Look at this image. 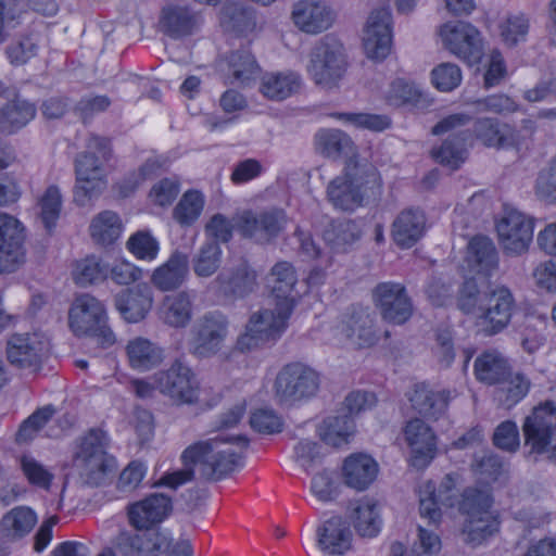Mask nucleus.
Masks as SVG:
<instances>
[{
  "label": "nucleus",
  "instance_id": "1",
  "mask_svg": "<svg viewBox=\"0 0 556 556\" xmlns=\"http://www.w3.org/2000/svg\"><path fill=\"white\" fill-rule=\"evenodd\" d=\"M249 445L244 437L222 438L219 435L189 445L180 456L182 469L165 473L156 485L176 490L193 480L198 466L201 478L217 481L241 465L243 452Z\"/></svg>",
  "mask_w": 556,
  "mask_h": 556
},
{
  "label": "nucleus",
  "instance_id": "2",
  "mask_svg": "<svg viewBox=\"0 0 556 556\" xmlns=\"http://www.w3.org/2000/svg\"><path fill=\"white\" fill-rule=\"evenodd\" d=\"M379 187L380 179L372 166L350 161L344 173L328 184L327 197L337 210L352 212L363 205L368 191L374 193Z\"/></svg>",
  "mask_w": 556,
  "mask_h": 556
},
{
  "label": "nucleus",
  "instance_id": "3",
  "mask_svg": "<svg viewBox=\"0 0 556 556\" xmlns=\"http://www.w3.org/2000/svg\"><path fill=\"white\" fill-rule=\"evenodd\" d=\"M68 323L76 336H89L102 348L115 343V334L108 325L105 307L91 294L76 296L68 313Z\"/></svg>",
  "mask_w": 556,
  "mask_h": 556
},
{
  "label": "nucleus",
  "instance_id": "4",
  "mask_svg": "<svg viewBox=\"0 0 556 556\" xmlns=\"http://www.w3.org/2000/svg\"><path fill=\"white\" fill-rule=\"evenodd\" d=\"M73 464L86 484H102L106 473L115 466L114 458L106 453L104 432L92 429L83 437L74 452Z\"/></svg>",
  "mask_w": 556,
  "mask_h": 556
},
{
  "label": "nucleus",
  "instance_id": "5",
  "mask_svg": "<svg viewBox=\"0 0 556 556\" xmlns=\"http://www.w3.org/2000/svg\"><path fill=\"white\" fill-rule=\"evenodd\" d=\"M292 311L288 301H277L274 309L265 308L253 313L247 325L245 333L237 340V349L241 352L250 351L261 344L279 339L287 328V321Z\"/></svg>",
  "mask_w": 556,
  "mask_h": 556
},
{
  "label": "nucleus",
  "instance_id": "6",
  "mask_svg": "<svg viewBox=\"0 0 556 556\" xmlns=\"http://www.w3.org/2000/svg\"><path fill=\"white\" fill-rule=\"evenodd\" d=\"M228 333V317L219 311L206 312L190 328L188 351L199 359L212 358L223 350Z\"/></svg>",
  "mask_w": 556,
  "mask_h": 556
},
{
  "label": "nucleus",
  "instance_id": "7",
  "mask_svg": "<svg viewBox=\"0 0 556 556\" xmlns=\"http://www.w3.org/2000/svg\"><path fill=\"white\" fill-rule=\"evenodd\" d=\"M346 67L343 46L337 39L326 36L313 47L308 73L316 85L325 89L337 87Z\"/></svg>",
  "mask_w": 556,
  "mask_h": 556
},
{
  "label": "nucleus",
  "instance_id": "8",
  "mask_svg": "<svg viewBox=\"0 0 556 556\" xmlns=\"http://www.w3.org/2000/svg\"><path fill=\"white\" fill-rule=\"evenodd\" d=\"M471 121L470 115L456 113L442 118L432 128L433 135H442L454 131L439 147L431 150V156L435 162L452 169H457L467 156V142L471 140L472 134L469 129L459 130Z\"/></svg>",
  "mask_w": 556,
  "mask_h": 556
},
{
  "label": "nucleus",
  "instance_id": "9",
  "mask_svg": "<svg viewBox=\"0 0 556 556\" xmlns=\"http://www.w3.org/2000/svg\"><path fill=\"white\" fill-rule=\"evenodd\" d=\"M319 384L320 379L316 370L303 363H290L277 374L274 383L275 397L281 405H293L313 397Z\"/></svg>",
  "mask_w": 556,
  "mask_h": 556
},
{
  "label": "nucleus",
  "instance_id": "10",
  "mask_svg": "<svg viewBox=\"0 0 556 556\" xmlns=\"http://www.w3.org/2000/svg\"><path fill=\"white\" fill-rule=\"evenodd\" d=\"M526 445L531 454H547L556 464V405L545 402L534 407L522 425Z\"/></svg>",
  "mask_w": 556,
  "mask_h": 556
},
{
  "label": "nucleus",
  "instance_id": "11",
  "mask_svg": "<svg viewBox=\"0 0 556 556\" xmlns=\"http://www.w3.org/2000/svg\"><path fill=\"white\" fill-rule=\"evenodd\" d=\"M236 230L247 239L265 244L275 239L287 224L283 210L270 207L262 211L242 210L233 215Z\"/></svg>",
  "mask_w": 556,
  "mask_h": 556
},
{
  "label": "nucleus",
  "instance_id": "12",
  "mask_svg": "<svg viewBox=\"0 0 556 556\" xmlns=\"http://www.w3.org/2000/svg\"><path fill=\"white\" fill-rule=\"evenodd\" d=\"M515 299L506 287L484 292V300L477 311L476 325L484 336H495L509 325L515 309Z\"/></svg>",
  "mask_w": 556,
  "mask_h": 556
},
{
  "label": "nucleus",
  "instance_id": "13",
  "mask_svg": "<svg viewBox=\"0 0 556 556\" xmlns=\"http://www.w3.org/2000/svg\"><path fill=\"white\" fill-rule=\"evenodd\" d=\"M444 48L468 65L481 62L484 55L483 38L479 29L468 22H450L440 29Z\"/></svg>",
  "mask_w": 556,
  "mask_h": 556
},
{
  "label": "nucleus",
  "instance_id": "14",
  "mask_svg": "<svg viewBox=\"0 0 556 556\" xmlns=\"http://www.w3.org/2000/svg\"><path fill=\"white\" fill-rule=\"evenodd\" d=\"M333 336L339 343L355 349L374 345L377 336L369 309L356 305L349 307L333 327Z\"/></svg>",
  "mask_w": 556,
  "mask_h": 556
},
{
  "label": "nucleus",
  "instance_id": "15",
  "mask_svg": "<svg viewBox=\"0 0 556 556\" xmlns=\"http://www.w3.org/2000/svg\"><path fill=\"white\" fill-rule=\"evenodd\" d=\"M49 340L40 332L15 333L7 344V357L11 365L27 374H37L49 354Z\"/></svg>",
  "mask_w": 556,
  "mask_h": 556
},
{
  "label": "nucleus",
  "instance_id": "16",
  "mask_svg": "<svg viewBox=\"0 0 556 556\" xmlns=\"http://www.w3.org/2000/svg\"><path fill=\"white\" fill-rule=\"evenodd\" d=\"M534 220L515 208H505L496 223L500 243L505 253L520 255L528 251L533 239Z\"/></svg>",
  "mask_w": 556,
  "mask_h": 556
},
{
  "label": "nucleus",
  "instance_id": "17",
  "mask_svg": "<svg viewBox=\"0 0 556 556\" xmlns=\"http://www.w3.org/2000/svg\"><path fill=\"white\" fill-rule=\"evenodd\" d=\"M374 301L383 320L403 325L413 315V301L399 282H380L374 289Z\"/></svg>",
  "mask_w": 556,
  "mask_h": 556
},
{
  "label": "nucleus",
  "instance_id": "18",
  "mask_svg": "<svg viewBox=\"0 0 556 556\" xmlns=\"http://www.w3.org/2000/svg\"><path fill=\"white\" fill-rule=\"evenodd\" d=\"M419 511L429 523L438 525L441 519V507H453L457 500L455 479L446 475L439 486L432 481L420 484L418 490Z\"/></svg>",
  "mask_w": 556,
  "mask_h": 556
},
{
  "label": "nucleus",
  "instance_id": "19",
  "mask_svg": "<svg viewBox=\"0 0 556 556\" xmlns=\"http://www.w3.org/2000/svg\"><path fill=\"white\" fill-rule=\"evenodd\" d=\"M155 387L178 404H191L198 399V386L191 369L178 362L155 375Z\"/></svg>",
  "mask_w": 556,
  "mask_h": 556
},
{
  "label": "nucleus",
  "instance_id": "20",
  "mask_svg": "<svg viewBox=\"0 0 556 556\" xmlns=\"http://www.w3.org/2000/svg\"><path fill=\"white\" fill-rule=\"evenodd\" d=\"M391 11L389 8L374 10L367 22L363 47L367 58L381 61L391 51Z\"/></svg>",
  "mask_w": 556,
  "mask_h": 556
},
{
  "label": "nucleus",
  "instance_id": "21",
  "mask_svg": "<svg viewBox=\"0 0 556 556\" xmlns=\"http://www.w3.org/2000/svg\"><path fill=\"white\" fill-rule=\"evenodd\" d=\"M291 18L301 31L317 35L331 27L336 14L324 1L300 0L292 7Z\"/></svg>",
  "mask_w": 556,
  "mask_h": 556
},
{
  "label": "nucleus",
  "instance_id": "22",
  "mask_svg": "<svg viewBox=\"0 0 556 556\" xmlns=\"http://www.w3.org/2000/svg\"><path fill=\"white\" fill-rule=\"evenodd\" d=\"M216 282L226 294L245 298L257 289V273L248 260L238 257L225 267L216 277Z\"/></svg>",
  "mask_w": 556,
  "mask_h": 556
},
{
  "label": "nucleus",
  "instance_id": "23",
  "mask_svg": "<svg viewBox=\"0 0 556 556\" xmlns=\"http://www.w3.org/2000/svg\"><path fill=\"white\" fill-rule=\"evenodd\" d=\"M172 511V498L163 493H153L127 507L130 526L136 530H148L162 522Z\"/></svg>",
  "mask_w": 556,
  "mask_h": 556
},
{
  "label": "nucleus",
  "instance_id": "24",
  "mask_svg": "<svg viewBox=\"0 0 556 556\" xmlns=\"http://www.w3.org/2000/svg\"><path fill=\"white\" fill-rule=\"evenodd\" d=\"M153 291L148 283H138L118 292L114 304L121 316L128 323L143 320L153 306Z\"/></svg>",
  "mask_w": 556,
  "mask_h": 556
},
{
  "label": "nucleus",
  "instance_id": "25",
  "mask_svg": "<svg viewBox=\"0 0 556 556\" xmlns=\"http://www.w3.org/2000/svg\"><path fill=\"white\" fill-rule=\"evenodd\" d=\"M194 295L187 290L167 294L157 307L159 319L174 329L186 328L193 317Z\"/></svg>",
  "mask_w": 556,
  "mask_h": 556
},
{
  "label": "nucleus",
  "instance_id": "26",
  "mask_svg": "<svg viewBox=\"0 0 556 556\" xmlns=\"http://www.w3.org/2000/svg\"><path fill=\"white\" fill-rule=\"evenodd\" d=\"M199 23L200 17L194 11L177 4L164 5L159 18L161 31L173 39L192 35Z\"/></svg>",
  "mask_w": 556,
  "mask_h": 556
},
{
  "label": "nucleus",
  "instance_id": "27",
  "mask_svg": "<svg viewBox=\"0 0 556 556\" xmlns=\"http://www.w3.org/2000/svg\"><path fill=\"white\" fill-rule=\"evenodd\" d=\"M451 399V392L446 389H434L430 384L421 382L414 386L409 402L419 415L438 420L446 410Z\"/></svg>",
  "mask_w": 556,
  "mask_h": 556
},
{
  "label": "nucleus",
  "instance_id": "28",
  "mask_svg": "<svg viewBox=\"0 0 556 556\" xmlns=\"http://www.w3.org/2000/svg\"><path fill=\"white\" fill-rule=\"evenodd\" d=\"M111 142L105 137L90 135L86 151L75 159V173L79 176H105L103 163L111 157Z\"/></svg>",
  "mask_w": 556,
  "mask_h": 556
},
{
  "label": "nucleus",
  "instance_id": "29",
  "mask_svg": "<svg viewBox=\"0 0 556 556\" xmlns=\"http://www.w3.org/2000/svg\"><path fill=\"white\" fill-rule=\"evenodd\" d=\"M426 216L418 208H405L392 223V239L401 249L414 247L425 235Z\"/></svg>",
  "mask_w": 556,
  "mask_h": 556
},
{
  "label": "nucleus",
  "instance_id": "30",
  "mask_svg": "<svg viewBox=\"0 0 556 556\" xmlns=\"http://www.w3.org/2000/svg\"><path fill=\"white\" fill-rule=\"evenodd\" d=\"M188 275V255L175 251L163 265L153 270L151 283L162 292L173 291L182 286Z\"/></svg>",
  "mask_w": 556,
  "mask_h": 556
},
{
  "label": "nucleus",
  "instance_id": "31",
  "mask_svg": "<svg viewBox=\"0 0 556 556\" xmlns=\"http://www.w3.org/2000/svg\"><path fill=\"white\" fill-rule=\"evenodd\" d=\"M352 532L345 521L333 516L317 529V544L329 555H343L351 548Z\"/></svg>",
  "mask_w": 556,
  "mask_h": 556
},
{
  "label": "nucleus",
  "instance_id": "32",
  "mask_svg": "<svg viewBox=\"0 0 556 556\" xmlns=\"http://www.w3.org/2000/svg\"><path fill=\"white\" fill-rule=\"evenodd\" d=\"M342 475L344 483L357 491L366 490L378 475V464L366 454L356 453L345 458Z\"/></svg>",
  "mask_w": 556,
  "mask_h": 556
},
{
  "label": "nucleus",
  "instance_id": "33",
  "mask_svg": "<svg viewBox=\"0 0 556 556\" xmlns=\"http://www.w3.org/2000/svg\"><path fill=\"white\" fill-rule=\"evenodd\" d=\"M224 71H227V83L243 85L255 79L260 74V66L248 48L232 51L225 61Z\"/></svg>",
  "mask_w": 556,
  "mask_h": 556
},
{
  "label": "nucleus",
  "instance_id": "34",
  "mask_svg": "<svg viewBox=\"0 0 556 556\" xmlns=\"http://www.w3.org/2000/svg\"><path fill=\"white\" fill-rule=\"evenodd\" d=\"M315 150L323 156L337 160L355 153L352 139L339 129H320L314 136Z\"/></svg>",
  "mask_w": 556,
  "mask_h": 556
},
{
  "label": "nucleus",
  "instance_id": "35",
  "mask_svg": "<svg viewBox=\"0 0 556 556\" xmlns=\"http://www.w3.org/2000/svg\"><path fill=\"white\" fill-rule=\"evenodd\" d=\"M466 262L477 273L489 275L498 263L497 251L491 239L484 236L473 237L467 248Z\"/></svg>",
  "mask_w": 556,
  "mask_h": 556
},
{
  "label": "nucleus",
  "instance_id": "36",
  "mask_svg": "<svg viewBox=\"0 0 556 556\" xmlns=\"http://www.w3.org/2000/svg\"><path fill=\"white\" fill-rule=\"evenodd\" d=\"M349 517L361 536L372 538L380 531L381 520L377 503L372 500L363 498L353 502Z\"/></svg>",
  "mask_w": 556,
  "mask_h": 556
},
{
  "label": "nucleus",
  "instance_id": "37",
  "mask_svg": "<svg viewBox=\"0 0 556 556\" xmlns=\"http://www.w3.org/2000/svg\"><path fill=\"white\" fill-rule=\"evenodd\" d=\"M37 523V515L26 506H17L7 513L0 521L3 538L15 541L26 536Z\"/></svg>",
  "mask_w": 556,
  "mask_h": 556
},
{
  "label": "nucleus",
  "instance_id": "38",
  "mask_svg": "<svg viewBox=\"0 0 556 556\" xmlns=\"http://www.w3.org/2000/svg\"><path fill=\"white\" fill-rule=\"evenodd\" d=\"M36 115V106L23 99L15 98L0 109V131L14 134L26 126Z\"/></svg>",
  "mask_w": 556,
  "mask_h": 556
},
{
  "label": "nucleus",
  "instance_id": "39",
  "mask_svg": "<svg viewBox=\"0 0 556 556\" xmlns=\"http://www.w3.org/2000/svg\"><path fill=\"white\" fill-rule=\"evenodd\" d=\"M359 226L351 219H337L328 224L323 232L325 242L334 252H346L361 239Z\"/></svg>",
  "mask_w": 556,
  "mask_h": 556
},
{
  "label": "nucleus",
  "instance_id": "40",
  "mask_svg": "<svg viewBox=\"0 0 556 556\" xmlns=\"http://www.w3.org/2000/svg\"><path fill=\"white\" fill-rule=\"evenodd\" d=\"M510 365L506 357L497 351H488L475 361L477 379L486 384H497L509 375Z\"/></svg>",
  "mask_w": 556,
  "mask_h": 556
},
{
  "label": "nucleus",
  "instance_id": "41",
  "mask_svg": "<svg viewBox=\"0 0 556 556\" xmlns=\"http://www.w3.org/2000/svg\"><path fill=\"white\" fill-rule=\"evenodd\" d=\"M126 353L130 366L139 370H149L160 365L163 361V350L142 337L130 340L127 343Z\"/></svg>",
  "mask_w": 556,
  "mask_h": 556
},
{
  "label": "nucleus",
  "instance_id": "42",
  "mask_svg": "<svg viewBox=\"0 0 556 556\" xmlns=\"http://www.w3.org/2000/svg\"><path fill=\"white\" fill-rule=\"evenodd\" d=\"M268 285L277 301H288L294 308V295L292 294L298 282L296 271L289 262L276 263L268 275Z\"/></svg>",
  "mask_w": 556,
  "mask_h": 556
},
{
  "label": "nucleus",
  "instance_id": "43",
  "mask_svg": "<svg viewBox=\"0 0 556 556\" xmlns=\"http://www.w3.org/2000/svg\"><path fill=\"white\" fill-rule=\"evenodd\" d=\"M405 439L417 456L432 458L435 452V435L420 418L410 419L404 429Z\"/></svg>",
  "mask_w": 556,
  "mask_h": 556
},
{
  "label": "nucleus",
  "instance_id": "44",
  "mask_svg": "<svg viewBox=\"0 0 556 556\" xmlns=\"http://www.w3.org/2000/svg\"><path fill=\"white\" fill-rule=\"evenodd\" d=\"M300 87L296 74H266L262 78L260 91L269 100L282 101L294 93Z\"/></svg>",
  "mask_w": 556,
  "mask_h": 556
},
{
  "label": "nucleus",
  "instance_id": "45",
  "mask_svg": "<svg viewBox=\"0 0 556 556\" xmlns=\"http://www.w3.org/2000/svg\"><path fill=\"white\" fill-rule=\"evenodd\" d=\"M500 522L492 515L465 518L462 527L463 541L478 546L498 531Z\"/></svg>",
  "mask_w": 556,
  "mask_h": 556
},
{
  "label": "nucleus",
  "instance_id": "46",
  "mask_svg": "<svg viewBox=\"0 0 556 556\" xmlns=\"http://www.w3.org/2000/svg\"><path fill=\"white\" fill-rule=\"evenodd\" d=\"M354 420L348 414L329 416L319 426L320 439L329 445L339 447L348 443V438L354 432Z\"/></svg>",
  "mask_w": 556,
  "mask_h": 556
},
{
  "label": "nucleus",
  "instance_id": "47",
  "mask_svg": "<svg viewBox=\"0 0 556 556\" xmlns=\"http://www.w3.org/2000/svg\"><path fill=\"white\" fill-rule=\"evenodd\" d=\"M493 497L486 488L468 486L458 502V510L465 518L492 515Z\"/></svg>",
  "mask_w": 556,
  "mask_h": 556
},
{
  "label": "nucleus",
  "instance_id": "48",
  "mask_svg": "<svg viewBox=\"0 0 556 556\" xmlns=\"http://www.w3.org/2000/svg\"><path fill=\"white\" fill-rule=\"evenodd\" d=\"M89 229L94 242L110 245L119 238L122 222L115 212L104 211L92 219Z\"/></svg>",
  "mask_w": 556,
  "mask_h": 556
},
{
  "label": "nucleus",
  "instance_id": "49",
  "mask_svg": "<svg viewBox=\"0 0 556 556\" xmlns=\"http://www.w3.org/2000/svg\"><path fill=\"white\" fill-rule=\"evenodd\" d=\"M510 130L501 128L495 118H478L473 125V134L486 147L503 148L513 144Z\"/></svg>",
  "mask_w": 556,
  "mask_h": 556
},
{
  "label": "nucleus",
  "instance_id": "50",
  "mask_svg": "<svg viewBox=\"0 0 556 556\" xmlns=\"http://www.w3.org/2000/svg\"><path fill=\"white\" fill-rule=\"evenodd\" d=\"M223 251L219 243L206 241L192 258V269L198 277L206 278L214 275L222 263Z\"/></svg>",
  "mask_w": 556,
  "mask_h": 556
},
{
  "label": "nucleus",
  "instance_id": "51",
  "mask_svg": "<svg viewBox=\"0 0 556 556\" xmlns=\"http://www.w3.org/2000/svg\"><path fill=\"white\" fill-rule=\"evenodd\" d=\"M497 384L500 386L497 391L500 401L506 407H511L528 394L531 382L523 374L513 372L510 368L508 377Z\"/></svg>",
  "mask_w": 556,
  "mask_h": 556
},
{
  "label": "nucleus",
  "instance_id": "52",
  "mask_svg": "<svg viewBox=\"0 0 556 556\" xmlns=\"http://www.w3.org/2000/svg\"><path fill=\"white\" fill-rule=\"evenodd\" d=\"M204 203V195L200 191L188 190L175 206L173 217L181 226H190L200 217Z\"/></svg>",
  "mask_w": 556,
  "mask_h": 556
},
{
  "label": "nucleus",
  "instance_id": "53",
  "mask_svg": "<svg viewBox=\"0 0 556 556\" xmlns=\"http://www.w3.org/2000/svg\"><path fill=\"white\" fill-rule=\"evenodd\" d=\"M108 180L105 176H79L76 175L74 187V201L79 206L90 204L94 199L106 189Z\"/></svg>",
  "mask_w": 556,
  "mask_h": 556
},
{
  "label": "nucleus",
  "instance_id": "54",
  "mask_svg": "<svg viewBox=\"0 0 556 556\" xmlns=\"http://www.w3.org/2000/svg\"><path fill=\"white\" fill-rule=\"evenodd\" d=\"M109 268L94 256L78 262L74 269V279L80 286L102 281L108 277Z\"/></svg>",
  "mask_w": 556,
  "mask_h": 556
},
{
  "label": "nucleus",
  "instance_id": "55",
  "mask_svg": "<svg viewBox=\"0 0 556 556\" xmlns=\"http://www.w3.org/2000/svg\"><path fill=\"white\" fill-rule=\"evenodd\" d=\"M529 27V20L525 14L508 15L500 25L502 40L508 47H514L526 40Z\"/></svg>",
  "mask_w": 556,
  "mask_h": 556
},
{
  "label": "nucleus",
  "instance_id": "56",
  "mask_svg": "<svg viewBox=\"0 0 556 556\" xmlns=\"http://www.w3.org/2000/svg\"><path fill=\"white\" fill-rule=\"evenodd\" d=\"M62 198L58 187L50 186L39 200V216L45 228L50 230L59 218Z\"/></svg>",
  "mask_w": 556,
  "mask_h": 556
},
{
  "label": "nucleus",
  "instance_id": "57",
  "mask_svg": "<svg viewBox=\"0 0 556 556\" xmlns=\"http://www.w3.org/2000/svg\"><path fill=\"white\" fill-rule=\"evenodd\" d=\"M127 249L138 260L153 261L159 253V242L148 230H139L127 241Z\"/></svg>",
  "mask_w": 556,
  "mask_h": 556
},
{
  "label": "nucleus",
  "instance_id": "58",
  "mask_svg": "<svg viewBox=\"0 0 556 556\" xmlns=\"http://www.w3.org/2000/svg\"><path fill=\"white\" fill-rule=\"evenodd\" d=\"M462 71L454 63H441L431 71V81L433 86L443 92H448L457 88L462 83Z\"/></svg>",
  "mask_w": 556,
  "mask_h": 556
},
{
  "label": "nucleus",
  "instance_id": "59",
  "mask_svg": "<svg viewBox=\"0 0 556 556\" xmlns=\"http://www.w3.org/2000/svg\"><path fill=\"white\" fill-rule=\"evenodd\" d=\"M472 468L478 478L484 483H491L498 479L503 472V460L492 452L476 456Z\"/></svg>",
  "mask_w": 556,
  "mask_h": 556
},
{
  "label": "nucleus",
  "instance_id": "60",
  "mask_svg": "<svg viewBox=\"0 0 556 556\" xmlns=\"http://www.w3.org/2000/svg\"><path fill=\"white\" fill-rule=\"evenodd\" d=\"M53 414L54 408L52 406H46L34 412L20 426L16 433V441L22 443L31 440L35 434L52 418Z\"/></svg>",
  "mask_w": 556,
  "mask_h": 556
},
{
  "label": "nucleus",
  "instance_id": "61",
  "mask_svg": "<svg viewBox=\"0 0 556 556\" xmlns=\"http://www.w3.org/2000/svg\"><path fill=\"white\" fill-rule=\"evenodd\" d=\"M23 10L21 0H0V43L7 40L9 30L18 24Z\"/></svg>",
  "mask_w": 556,
  "mask_h": 556
},
{
  "label": "nucleus",
  "instance_id": "62",
  "mask_svg": "<svg viewBox=\"0 0 556 556\" xmlns=\"http://www.w3.org/2000/svg\"><path fill=\"white\" fill-rule=\"evenodd\" d=\"M312 493L321 502H331L339 495V484L327 470L316 473L311 482Z\"/></svg>",
  "mask_w": 556,
  "mask_h": 556
},
{
  "label": "nucleus",
  "instance_id": "63",
  "mask_svg": "<svg viewBox=\"0 0 556 556\" xmlns=\"http://www.w3.org/2000/svg\"><path fill=\"white\" fill-rule=\"evenodd\" d=\"M535 193L542 200L556 204V156L539 173Z\"/></svg>",
  "mask_w": 556,
  "mask_h": 556
},
{
  "label": "nucleus",
  "instance_id": "64",
  "mask_svg": "<svg viewBox=\"0 0 556 556\" xmlns=\"http://www.w3.org/2000/svg\"><path fill=\"white\" fill-rule=\"evenodd\" d=\"M484 300V292L481 293L475 279L464 281L457 300L459 309L466 314L477 315L481 302Z\"/></svg>",
  "mask_w": 556,
  "mask_h": 556
}]
</instances>
